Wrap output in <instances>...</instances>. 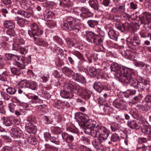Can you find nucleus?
Wrapping results in <instances>:
<instances>
[{"label": "nucleus", "mask_w": 151, "mask_h": 151, "mask_svg": "<svg viewBox=\"0 0 151 151\" xmlns=\"http://www.w3.org/2000/svg\"><path fill=\"white\" fill-rule=\"evenodd\" d=\"M80 20L77 19L70 17L67 19L66 22H64L63 25V28L66 30L73 31V33H71L70 36L74 40L78 38V36L76 34L80 30L81 28L79 25Z\"/></svg>", "instance_id": "nucleus-1"}, {"label": "nucleus", "mask_w": 151, "mask_h": 151, "mask_svg": "<svg viewBox=\"0 0 151 151\" xmlns=\"http://www.w3.org/2000/svg\"><path fill=\"white\" fill-rule=\"evenodd\" d=\"M124 73H122V76L119 77L122 82L126 83H129L131 86L135 88L138 87V82L137 80L133 78L132 76L133 70L130 69L125 68Z\"/></svg>", "instance_id": "nucleus-2"}, {"label": "nucleus", "mask_w": 151, "mask_h": 151, "mask_svg": "<svg viewBox=\"0 0 151 151\" xmlns=\"http://www.w3.org/2000/svg\"><path fill=\"white\" fill-rule=\"evenodd\" d=\"M86 39L88 42L93 43L97 45L101 46L103 47V37H101L99 35L95 34L91 32H89L86 33Z\"/></svg>", "instance_id": "nucleus-3"}, {"label": "nucleus", "mask_w": 151, "mask_h": 151, "mask_svg": "<svg viewBox=\"0 0 151 151\" xmlns=\"http://www.w3.org/2000/svg\"><path fill=\"white\" fill-rule=\"evenodd\" d=\"M31 30L28 31V33L30 37L33 39L36 40V36H40L43 33V31L40 28L38 25L33 23L30 25Z\"/></svg>", "instance_id": "nucleus-4"}, {"label": "nucleus", "mask_w": 151, "mask_h": 151, "mask_svg": "<svg viewBox=\"0 0 151 151\" xmlns=\"http://www.w3.org/2000/svg\"><path fill=\"white\" fill-rule=\"evenodd\" d=\"M110 68L112 71L115 72V75L118 77L122 76V73H124L125 68L121 67L118 64L116 63H113L111 65Z\"/></svg>", "instance_id": "nucleus-5"}, {"label": "nucleus", "mask_w": 151, "mask_h": 151, "mask_svg": "<svg viewBox=\"0 0 151 151\" xmlns=\"http://www.w3.org/2000/svg\"><path fill=\"white\" fill-rule=\"evenodd\" d=\"M31 57L29 56L27 58L23 56L21 58V60L23 64L18 62L16 60H12L11 61V63L13 64L14 65H16L20 69H23L25 68V66L28 64L31 61Z\"/></svg>", "instance_id": "nucleus-6"}, {"label": "nucleus", "mask_w": 151, "mask_h": 151, "mask_svg": "<svg viewBox=\"0 0 151 151\" xmlns=\"http://www.w3.org/2000/svg\"><path fill=\"white\" fill-rule=\"evenodd\" d=\"M76 87L78 90L75 91V92L83 96L85 99H88L91 97V93L90 91L81 87L79 85H77Z\"/></svg>", "instance_id": "nucleus-7"}, {"label": "nucleus", "mask_w": 151, "mask_h": 151, "mask_svg": "<svg viewBox=\"0 0 151 151\" xmlns=\"http://www.w3.org/2000/svg\"><path fill=\"white\" fill-rule=\"evenodd\" d=\"M110 133V131L106 127L99 126V138L100 139L104 140L107 139Z\"/></svg>", "instance_id": "nucleus-8"}, {"label": "nucleus", "mask_w": 151, "mask_h": 151, "mask_svg": "<svg viewBox=\"0 0 151 151\" xmlns=\"http://www.w3.org/2000/svg\"><path fill=\"white\" fill-rule=\"evenodd\" d=\"M88 122H86L81 125V127L84 129V132L86 134H87V132H86V130L87 129L92 130L94 127L96 126V122L95 121L89 120Z\"/></svg>", "instance_id": "nucleus-9"}, {"label": "nucleus", "mask_w": 151, "mask_h": 151, "mask_svg": "<svg viewBox=\"0 0 151 151\" xmlns=\"http://www.w3.org/2000/svg\"><path fill=\"white\" fill-rule=\"evenodd\" d=\"M10 133L11 137L14 138H20L22 135L20 129L15 126H13L10 129Z\"/></svg>", "instance_id": "nucleus-10"}, {"label": "nucleus", "mask_w": 151, "mask_h": 151, "mask_svg": "<svg viewBox=\"0 0 151 151\" xmlns=\"http://www.w3.org/2000/svg\"><path fill=\"white\" fill-rule=\"evenodd\" d=\"M101 104V105L99 106V110L103 114H106L113 112L112 108L108 104Z\"/></svg>", "instance_id": "nucleus-11"}, {"label": "nucleus", "mask_w": 151, "mask_h": 151, "mask_svg": "<svg viewBox=\"0 0 151 151\" xmlns=\"http://www.w3.org/2000/svg\"><path fill=\"white\" fill-rule=\"evenodd\" d=\"M113 105L116 108L124 109L126 108V103L125 101L120 98L116 99L114 101Z\"/></svg>", "instance_id": "nucleus-12"}, {"label": "nucleus", "mask_w": 151, "mask_h": 151, "mask_svg": "<svg viewBox=\"0 0 151 151\" xmlns=\"http://www.w3.org/2000/svg\"><path fill=\"white\" fill-rule=\"evenodd\" d=\"M99 125H97L95 127H94L92 130L87 129L86 130L87 134H90L93 137H96L98 135H99Z\"/></svg>", "instance_id": "nucleus-13"}, {"label": "nucleus", "mask_w": 151, "mask_h": 151, "mask_svg": "<svg viewBox=\"0 0 151 151\" xmlns=\"http://www.w3.org/2000/svg\"><path fill=\"white\" fill-rule=\"evenodd\" d=\"M104 17L107 19L110 20L112 22H118L120 19V17L119 15L110 14L108 13H105Z\"/></svg>", "instance_id": "nucleus-14"}, {"label": "nucleus", "mask_w": 151, "mask_h": 151, "mask_svg": "<svg viewBox=\"0 0 151 151\" xmlns=\"http://www.w3.org/2000/svg\"><path fill=\"white\" fill-rule=\"evenodd\" d=\"M102 140L99 138L97 139H95L92 142L93 146L98 150H102L103 148Z\"/></svg>", "instance_id": "nucleus-15"}, {"label": "nucleus", "mask_w": 151, "mask_h": 151, "mask_svg": "<svg viewBox=\"0 0 151 151\" xmlns=\"http://www.w3.org/2000/svg\"><path fill=\"white\" fill-rule=\"evenodd\" d=\"M77 85H79L78 84L76 83H68L65 85V89L68 90V91H69L71 93H73V92L75 93H76L75 92L76 91H78V90L76 89V86Z\"/></svg>", "instance_id": "nucleus-16"}, {"label": "nucleus", "mask_w": 151, "mask_h": 151, "mask_svg": "<svg viewBox=\"0 0 151 151\" xmlns=\"http://www.w3.org/2000/svg\"><path fill=\"white\" fill-rule=\"evenodd\" d=\"M26 129L27 131L30 133L35 134L37 131V128L31 123H29L26 125Z\"/></svg>", "instance_id": "nucleus-17"}, {"label": "nucleus", "mask_w": 151, "mask_h": 151, "mask_svg": "<svg viewBox=\"0 0 151 151\" xmlns=\"http://www.w3.org/2000/svg\"><path fill=\"white\" fill-rule=\"evenodd\" d=\"M93 87L96 91L99 93L101 92L104 89V86L102 83L98 81L95 82Z\"/></svg>", "instance_id": "nucleus-18"}, {"label": "nucleus", "mask_w": 151, "mask_h": 151, "mask_svg": "<svg viewBox=\"0 0 151 151\" xmlns=\"http://www.w3.org/2000/svg\"><path fill=\"white\" fill-rule=\"evenodd\" d=\"M37 111L40 115H42L48 112L47 107L45 105H40L37 106Z\"/></svg>", "instance_id": "nucleus-19"}, {"label": "nucleus", "mask_w": 151, "mask_h": 151, "mask_svg": "<svg viewBox=\"0 0 151 151\" xmlns=\"http://www.w3.org/2000/svg\"><path fill=\"white\" fill-rule=\"evenodd\" d=\"M108 34L109 38L115 41H117L119 35L118 32L114 30H111L108 31Z\"/></svg>", "instance_id": "nucleus-20"}, {"label": "nucleus", "mask_w": 151, "mask_h": 151, "mask_svg": "<svg viewBox=\"0 0 151 151\" xmlns=\"http://www.w3.org/2000/svg\"><path fill=\"white\" fill-rule=\"evenodd\" d=\"M60 95L62 97L65 99L72 98L73 96V93H70L66 89L61 91Z\"/></svg>", "instance_id": "nucleus-21"}, {"label": "nucleus", "mask_w": 151, "mask_h": 151, "mask_svg": "<svg viewBox=\"0 0 151 151\" xmlns=\"http://www.w3.org/2000/svg\"><path fill=\"white\" fill-rule=\"evenodd\" d=\"M73 78L75 81L82 83H85L86 81V79L84 77L77 73L74 74Z\"/></svg>", "instance_id": "nucleus-22"}, {"label": "nucleus", "mask_w": 151, "mask_h": 151, "mask_svg": "<svg viewBox=\"0 0 151 151\" xmlns=\"http://www.w3.org/2000/svg\"><path fill=\"white\" fill-rule=\"evenodd\" d=\"M127 125L131 129H138L140 128V126L135 120H131L127 122Z\"/></svg>", "instance_id": "nucleus-23"}, {"label": "nucleus", "mask_w": 151, "mask_h": 151, "mask_svg": "<svg viewBox=\"0 0 151 151\" xmlns=\"http://www.w3.org/2000/svg\"><path fill=\"white\" fill-rule=\"evenodd\" d=\"M75 117L78 120V119H82L81 118V117H83V118L85 120L84 122V123L86 122H88L89 121V120H92L91 119H90L89 118L88 116L86 114H83L82 113H76L75 114Z\"/></svg>", "instance_id": "nucleus-24"}, {"label": "nucleus", "mask_w": 151, "mask_h": 151, "mask_svg": "<svg viewBox=\"0 0 151 151\" xmlns=\"http://www.w3.org/2000/svg\"><path fill=\"white\" fill-rule=\"evenodd\" d=\"M81 11L82 14L85 15L86 17H92L93 15V14L90 10L87 8L83 7H81Z\"/></svg>", "instance_id": "nucleus-25"}, {"label": "nucleus", "mask_w": 151, "mask_h": 151, "mask_svg": "<svg viewBox=\"0 0 151 151\" xmlns=\"http://www.w3.org/2000/svg\"><path fill=\"white\" fill-rule=\"evenodd\" d=\"M62 71L66 76L70 77H72L74 75L73 71L69 68L66 67H64L62 69Z\"/></svg>", "instance_id": "nucleus-26"}, {"label": "nucleus", "mask_w": 151, "mask_h": 151, "mask_svg": "<svg viewBox=\"0 0 151 151\" xmlns=\"http://www.w3.org/2000/svg\"><path fill=\"white\" fill-rule=\"evenodd\" d=\"M89 4L91 7L96 10L99 9V5L98 1L96 0H89Z\"/></svg>", "instance_id": "nucleus-27"}, {"label": "nucleus", "mask_w": 151, "mask_h": 151, "mask_svg": "<svg viewBox=\"0 0 151 151\" xmlns=\"http://www.w3.org/2000/svg\"><path fill=\"white\" fill-rule=\"evenodd\" d=\"M139 19L141 23L144 24V26L146 28L147 27L148 23H150V22L147 20L144 13L139 17Z\"/></svg>", "instance_id": "nucleus-28"}, {"label": "nucleus", "mask_w": 151, "mask_h": 151, "mask_svg": "<svg viewBox=\"0 0 151 151\" xmlns=\"http://www.w3.org/2000/svg\"><path fill=\"white\" fill-rule=\"evenodd\" d=\"M3 25L5 28L9 29H14L15 27L14 23L11 20H6L3 23Z\"/></svg>", "instance_id": "nucleus-29"}, {"label": "nucleus", "mask_w": 151, "mask_h": 151, "mask_svg": "<svg viewBox=\"0 0 151 151\" xmlns=\"http://www.w3.org/2000/svg\"><path fill=\"white\" fill-rule=\"evenodd\" d=\"M62 137L63 139L68 142H71L74 139L73 136L70 135L66 133H63L62 134Z\"/></svg>", "instance_id": "nucleus-30"}, {"label": "nucleus", "mask_w": 151, "mask_h": 151, "mask_svg": "<svg viewBox=\"0 0 151 151\" xmlns=\"http://www.w3.org/2000/svg\"><path fill=\"white\" fill-rule=\"evenodd\" d=\"M37 87V84L35 81H28V85L27 88L33 90H35L36 89Z\"/></svg>", "instance_id": "nucleus-31"}, {"label": "nucleus", "mask_w": 151, "mask_h": 151, "mask_svg": "<svg viewBox=\"0 0 151 151\" xmlns=\"http://www.w3.org/2000/svg\"><path fill=\"white\" fill-rule=\"evenodd\" d=\"M12 65H10V66L11 69V71L12 73L14 75H19L21 74L22 71L20 69L17 68L15 67H14L12 66Z\"/></svg>", "instance_id": "nucleus-32"}, {"label": "nucleus", "mask_w": 151, "mask_h": 151, "mask_svg": "<svg viewBox=\"0 0 151 151\" xmlns=\"http://www.w3.org/2000/svg\"><path fill=\"white\" fill-rule=\"evenodd\" d=\"M142 97V95L141 94H139L137 96H135L132 99V104H135L139 102Z\"/></svg>", "instance_id": "nucleus-33"}, {"label": "nucleus", "mask_w": 151, "mask_h": 151, "mask_svg": "<svg viewBox=\"0 0 151 151\" xmlns=\"http://www.w3.org/2000/svg\"><path fill=\"white\" fill-rule=\"evenodd\" d=\"M3 124L6 126H10L12 124V118L11 117H9L6 118L5 117H3Z\"/></svg>", "instance_id": "nucleus-34"}, {"label": "nucleus", "mask_w": 151, "mask_h": 151, "mask_svg": "<svg viewBox=\"0 0 151 151\" xmlns=\"http://www.w3.org/2000/svg\"><path fill=\"white\" fill-rule=\"evenodd\" d=\"M136 91L134 90H128L123 93L124 96L126 98H128L131 95H135Z\"/></svg>", "instance_id": "nucleus-35"}, {"label": "nucleus", "mask_w": 151, "mask_h": 151, "mask_svg": "<svg viewBox=\"0 0 151 151\" xmlns=\"http://www.w3.org/2000/svg\"><path fill=\"white\" fill-rule=\"evenodd\" d=\"M121 126L118 123L114 122L112 123L111 126V129L112 132H116L119 130Z\"/></svg>", "instance_id": "nucleus-36"}, {"label": "nucleus", "mask_w": 151, "mask_h": 151, "mask_svg": "<svg viewBox=\"0 0 151 151\" xmlns=\"http://www.w3.org/2000/svg\"><path fill=\"white\" fill-rule=\"evenodd\" d=\"M131 42L132 43V44L135 46L139 45L141 42L139 37L137 36H134L131 39Z\"/></svg>", "instance_id": "nucleus-37"}, {"label": "nucleus", "mask_w": 151, "mask_h": 151, "mask_svg": "<svg viewBox=\"0 0 151 151\" xmlns=\"http://www.w3.org/2000/svg\"><path fill=\"white\" fill-rule=\"evenodd\" d=\"M5 56L8 59L11 60L9 62L10 65H14L13 64L11 63V61L14 60L16 59V58H17L18 60H19L18 56L14 55L11 54H6L5 55Z\"/></svg>", "instance_id": "nucleus-38"}, {"label": "nucleus", "mask_w": 151, "mask_h": 151, "mask_svg": "<svg viewBox=\"0 0 151 151\" xmlns=\"http://www.w3.org/2000/svg\"><path fill=\"white\" fill-rule=\"evenodd\" d=\"M120 137L116 133L112 134L110 137V140L113 142H116L120 140Z\"/></svg>", "instance_id": "nucleus-39"}, {"label": "nucleus", "mask_w": 151, "mask_h": 151, "mask_svg": "<svg viewBox=\"0 0 151 151\" xmlns=\"http://www.w3.org/2000/svg\"><path fill=\"white\" fill-rule=\"evenodd\" d=\"M54 16V13L51 11H48L46 14H44V18L46 21L50 20Z\"/></svg>", "instance_id": "nucleus-40"}, {"label": "nucleus", "mask_w": 151, "mask_h": 151, "mask_svg": "<svg viewBox=\"0 0 151 151\" xmlns=\"http://www.w3.org/2000/svg\"><path fill=\"white\" fill-rule=\"evenodd\" d=\"M87 23L90 27L93 28L95 25H97L99 24V21L90 20H88Z\"/></svg>", "instance_id": "nucleus-41"}, {"label": "nucleus", "mask_w": 151, "mask_h": 151, "mask_svg": "<svg viewBox=\"0 0 151 151\" xmlns=\"http://www.w3.org/2000/svg\"><path fill=\"white\" fill-rule=\"evenodd\" d=\"M1 39L2 41L1 42V44L3 47H8L9 46L7 43L5 41H7L9 38L5 36H3L1 37Z\"/></svg>", "instance_id": "nucleus-42"}, {"label": "nucleus", "mask_w": 151, "mask_h": 151, "mask_svg": "<svg viewBox=\"0 0 151 151\" xmlns=\"http://www.w3.org/2000/svg\"><path fill=\"white\" fill-rule=\"evenodd\" d=\"M8 74L9 73L7 72H3L2 75L0 74V80L4 81H7Z\"/></svg>", "instance_id": "nucleus-43"}, {"label": "nucleus", "mask_w": 151, "mask_h": 151, "mask_svg": "<svg viewBox=\"0 0 151 151\" xmlns=\"http://www.w3.org/2000/svg\"><path fill=\"white\" fill-rule=\"evenodd\" d=\"M59 4L60 6H64L65 7H68L72 5V3L71 2H67L66 0H60Z\"/></svg>", "instance_id": "nucleus-44"}, {"label": "nucleus", "mask_w": 151, "mask_h": 151, "mask_svg": "<svg viewBox=\"0 0 151 151\" xmlns=\"http://www.w3.org/2000/svg\"><path fill=\"white\" fill-rule=\"evenodd\" d=\"M141 131L143 133L148 135L151 132V129L147 126H146L141 129Z\"/></svg>", "instance_id": "nucleus-45"}, {"label": "nucleus", "mask_w": 151, "mask_h": 151, "mask_svg": "<svg viewBox=\"0 0 151 151\" xmlns=\"http://www.w3.org/2000/svg\"><path fill=\"white\" fill-rule=\"evenodd\" d=\"M88 73L92 76H95L97 74V70L93 67H90L89 68Z\"/></svg>", "instance_id": "nucleus-46"}, {"label": "nucleus", "mask_w": 151, "mask_h": 151, "mask_svg": "<svg viewBox=\"0 0 151 151\" xmlns=\"http://www.w3.org/2000/svg\"><path fill=\"white\" fill-rule=\"evenodd\" d=\"M30 98L32 99L31 101L33 103H36L41 101V100L39 98L38 96L36 95H31L30 96Z\"/></svg>", "instance_id": "nucleus-47"}, {"label": "nucleus", "mask_w": 151, "mask_h": 151, "mask_svg": "<svg viewBox=\"0 0 151 151\" xmlns=\"http://www.w3.org/2000/svg\"><path fill=\"white\" fill-rule=\"evenodd\" d=\"M134 63L136 66L140 67H143L145 65L144 62L138 61L136 60H134Z\"/></svg>", "instance_id": "nucleus-48"}, {"label": "nucleus", "mask_w": 151, "mask_h": 151, "mask_svg": "<svg viewBox=\"0 0 151 151\" xmlns=\"http://www.w3.org/2000/svg\"><path fill=\"white\" fill-rule=\"evenodd\" d=\"M19 85H20V87L22 88H27L28 85V81L26 80H22L19 81Z\"/></svg>", "instance_id": "nucleus-49"}, {"label": "nucleus", "mask_w": 151, "mask_h": 151, "mask_svg": "<svg viewBox=\"0 0 151 151\" xmlns=\"http://www.w3.org/2000/svg\"><path fill=\"white\" fill-rule=\"evenodd\" d=\"M63 102H61L60 101H58L56 102H55L54 104V105L55 107L58 109L60 108H64V106H63Z\"/></svg>", "instance_id": "nucleus-50"}, {"label": "nucleus", "mask_w": 151, "mask_h": 151, "mask_svg": "<svg viewBox=\"0 0 151 151\" xmlns=\"http://www.w3.org/2000/svg\"><path fill=\"white\" fill-rule=\"evenodd\" d=\"M6 91L7 93L10 95H13L16 92V89L12 87H10L7 88Z\"/></svg>", "instance_id": "nucleus-51"}, {"label": "nucleus", "mask_w": 151, "mask_h": 151, "mask_svg": "<svg viewBox=\"0 0 151 151\" xmlns=\"http://www.w3.org/2000/svg\"><path fill=\"white\" fill-rule=\"evenodd\" d=\"M66 42L68 45L70 47H73L75 45V43L71 39L68 37L66 38Z\"/></svg>", "instance_id": "nucleus-52"}, {"label": "nucleus", "mask_w": 151, "mask_h": 151, "mask_svg": "<svg viewBox=\"0 0 151 151\" xmlns=\"http://www.w3.org/2000/svg\"><path fill=\"white\" fill-rule=\"evenodd\" d=\"M49 140L50 141L57 145L60 144V142L58 138L54 137H50Z\"/></svg>", "instance_id": "nucleus-53"}, {"label": "nucleus", "mask_w": 151, "mask_h": 151, "mask_svg": "<svg viewBox=\"0 0 151 151\" xmlns=\"http://www.w3.org/2000/svg\"><path fill=\"white\" fill-rule=\"evenodd\" d=\"M8 107L11 112L14 113L15 111L16 105L13 103H9L8 105Z\"/></svg>", "instance_id": "nucleus-54"}, {"label": "nucleus", "mask_w": 151, "mask_h": 151, "mask_svg": "<svg viewBox=\"0 0 151 151\" xmlns=\"http://www.w3.org/2000/svg\"><path fill=\"white\" fill-rule=\"evenodd\" d=\"M17 23L20 26H23L25 23V20L22 18H19L17 17Z\"/></svg>", "instance_id": "nucleus-55"}, {"label": "nucleus", "mask_w": 151, "mask_h": 151, "mask_svg": "<svg viewBox=\"0 0 151 151\" xmlns=\"http://www.w3.org/2000/svg\"><path fill=\"white\" fill-rule=\"evenodd\" d=\"M115 26L116 27L117 29L121 31L122 32H124L125 31L124 28V27L123 24L119 23L118 24H116Z\"/></svg>", "instance_id": "nucleus-56"}, {"label": "nucleus", "mask_w": 151, "mask_h": 151, "mask_svg": "<svg viewBox=\"0 0 151 151\" xmlns=\"http://www.w3.org/2000/svg\"><path fill=\"white\" fill-rule=\"evenodd\" d=\"M49 77V74L43 75L41 77V81L42 82H46L48 80Z\"/></svg>", "instance_id": "nucleus-57"}, {"label": "nucleus", "mask_w": 151, "mask_h": 151, "mask_svg": "<svg viewBox=\"0 0 151 151\" xmlns=\"http://www.w3.org/2000/svg\"><path fill=\"white\" fill-rule=\"evenodd\" d=\"M129 4V8L131 9L134 10L138 8L137 4L133 1L130 2Z\"/></svg>", "instance_id": "nucleus-58"}, {"label": "nucleus", "mask_w": 151, "mask_h": 151, "mask_svg": "<svg viewBox=\"0 0 151 151\" xmlns=\"http://www.w3.org/2000/svg\"><path fill=\"white\" fill-rule=\"evenodd\" d=\"M131 53V52L130 51L127 50L124 52V55L126 58L130 59L132 56Z\"/></svg>", "instance_id": "nucleus-59"}, {"label": "nucleus", "mask_w": 151, "mask_h": 151, "mask_svg": "<svg viewBox=\"0 0 151 151\" xmlns=\"http://www.w3.org/2000/svg\"><path fill=\"white\" fill-rule=\"evenodd\" d=\"M118 14H121L125 10L124 5L119 6V7H117Z\"/></svg>", "instance_id": "nucleus-60"}, {"label": "nucleus", "mask_w": 151, "mask_h": 151, "mask_svg": "<svg viewBox=\"0 0 151 151\" xmlns=\"http://www.w3.org/2000/svg\"><path fill=\"white\" fill-rule=\"evenodd\" d=\"M125 31L127 30H129L132 27V24L130 22H126L123 24Z\"/></svg>", "instance_id": "nucleus-61"}, {"label": "nucleus", "mask_w": 151, "mask_h": 151, "mask_svg": "<svg viewBox=\"0 0 151 151\" xmlns=\"http://www.w3.org/2000/svg\"><path fill=\"white\" fill-rule=\"evenodd\" d=\"M68 130L73 133H75L77 132L76 128L73 125L70 126L68 128Z\"/></svg>", "instance_id": "nucleus-62"}, {"label": "nucleus", "mask_w": 151, "mask_h": 151, "mask_svg": "<svg viewBox=\"0 0 151 151\" xmlns=\"http://www.w3.org/2000/svg\"><path fill=\"white\" fill-rule=\"evenodd\" d=\"M7 34L10 36H14L15 35V32L13 29H9L6 31Z\"/></svg>", "instance_id": "nucleus-63"}, {"label": "nucleus", "mask_w": 151, "mask_h": 151, "mask_svg": "<svg viewBox=\"0 0 151 151\" xmlns=\"http://www.w3.org/2000/svg\"><path fill=\"white\" fill-rule=\"evenodd\" d=\"M145 6L151 11V0H146L145 3Z\"/></svg>", "instance_id": "nucleus-64"}]
</instances>
